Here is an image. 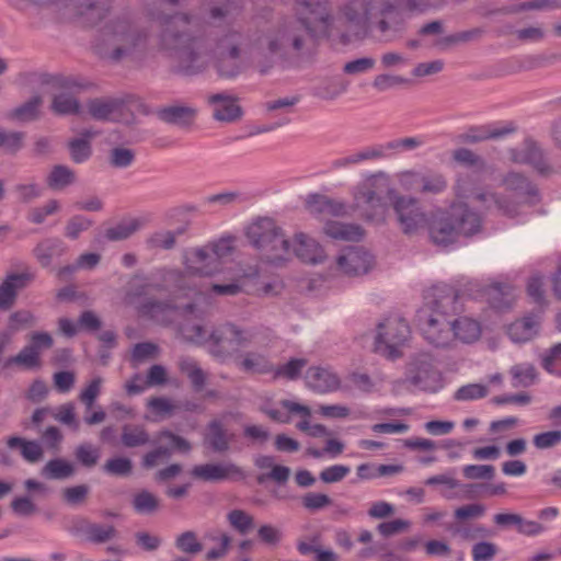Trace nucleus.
<instances>
[{
    "label": "nucleus",
    "instance_id": "f257e3e1",
    "mask_svg": "<svg viewBox=\"0 0 561 561\" xmlns=\"http://www.w3.org/2000/svg\"><path fill=\"white\" fill-rule=\"evenodd\" d=\"M462 294L453 285H436L427 293L430 309L421 318L424 339L435 346H447L451 341L471 345L481 340L484 324L471 314H460L447 321V310L454 309Z\"/></svg>",
    "mask_w": 561,
    "mask_h": 561
},
{
    "label": "nucleus",
    "instance_id": "f03ea898",
    "mask_svg": "<svg viewBox=\"0 0 561 561\" xmlns=\"http://www.w3.org/2000/svg\"><path fill=\"white\" fill-rule=\"evenodd\" d=\"M247 237L270 265H284L295 256L305 263L318 264L325 257L318 242L301 232L295 234L290 241L271 218L253 221L247 229Z\"/></svg>",
    "mask_w": 561,
    "mask_h": 561
},
{
    "label": "nucleus",
    "instance_id": "7ed1b4c3",
    "mask_svg": "<svg viewBox=\"0 0 561 561\" xmlns=\"http://www.w3.org/2000/svg\"><path fill=\"white\" fill-rule=\"evenodd\" d=\"M423 229L435 245L448 247L460 238L478 233L481 220L467 205L453 204L449 210L437 209L430 214Z\"/></svg>",
    "mask_w": 561,
    "mask_h": 561
},
{
    "label": "nucleus",
    "instance_id": "20e7f679",
    "mask_svg": "<svg viewBox=\"0 0 561 561\" xmlns=\"http://www.w3.org/2000/svg\"><path fill=\"white\" fill-rule=\"evenodd\" d=\"M393 191L390 176L386 172L367 174L352 191L353 206L366 219H385L387 208L382 195L387 193L391 198Z\"/></svg>",
    "mask_w": 561,
    "mask_h": 561
},
{
    "label": "nucleus",
    "instance_id": "39448f33",
    "mask_svg": "<svg viewBox=\"0 0 561 561\" xmlns=\"http://www.w3.org/2000/svg\"><path fill=\"white\" fill-rule=\"evenodd\" d=\"M328 0H296L299 19L290 21L283 30V37L297 53L304 48V35L307 32L327 34L331 25V15L323 4Z\"/></svg>",
    "mask_w": 561,
    "mask_h": 561
},
{
    "label": "nucleus",
    "instance_id": "423d86ee",
    "mask_svg": "<svg viewBox=\"0 0 561 561\" xmlns=\"http://www.w3.org/2000/svg\"><path fill=\"white\" fill-rule=\"evenodd\" d=\"M30 81L36 89L53 93L50 108L55 114L61 116L81 114V104L72 94L77 85L75 81L47 73H33L30 76Z\"/></svg>",
    "mask_w": 561,
    "mask_h": 561
},
{
    "label": "nucleus",
    "instance_id": "0eeeda50",
    "mask_svg": "<svg viewBox=\"0 0 561 561\" xmlns=\"http://www.w3.org/2000/svg\"><path fill=\"white\" fill-rule=\"evenodd\" d=\"M411 337L408 322L397 313L383 318L377 327L376 350L382 355L394 358L402 354V348Z\"/></svg>",
    "mask_w": 561,
    "mask_h": 561
},
{
    "label": "nucleus",
    "instance_id": "6e6552de",
    "mask_svg": "<svg viewBox=\"0 0 561 561\" xmlns=\"http://www.w3.org/2000/svg\"><path fill=\"white\" fill-rule=\"evenodd\" d=\"M232 250V242L229 239H221L210 247L193 250L185 255V270L192 275H210Z\"/></svg>",
    "mask_w": 561,
    "mask_h": 561
},
{
    "label": "nucleus",
    "instance_id": "1a4fd4ad",
    "mask_svg": "<svg viewBox=\"0 0 561 561\" xmlns=\"http://www.w3.org/2000/svg\"><path fill=\"white\" fill-rule=\"evenodd\" d=\"M396 219L404 233H414L424 228L428 215L415 196H404L394 188L390 198Z\"/></svg>",
    "mask_w": 561,
    "mask_h": 561
},
{
    "label": "nucleus",
    "instance_id": "9d476101",
    "mask_svg": "<svg viewBox=\"0 0 561 561\" xmlns=\"http://www.w3.org/2000/svg\"><path fill=\"white\" fill-rule=\"evenodd\" d=\"M251 341L250 333L234 324H227L208 339L209 351L216 356L236 355L244 351Z\"/></svg>",
    "mask_w": 561,
    "mask_h": 561
},
{
    "label": "nucleus",
    "instance_id": "9b49d317",
    "mask_svg": "<svg viewBox=\"0 0 561 561\" xmlns=\"http://www.w3.org/2000/svg\"><path fill=\"white\" fill-rule=\"evenodd\" d=\"M399 187L404 192L417 191L423 195H436L447 187L446 178L437 172L404 170L396 174Z\"/></svg>",
    "mask_w": 561,
    "mask_h": 561
},
{
    "label": "nucleus",
    "instance_id": "f8f14e48",
    "mask_svg": "<svg viewBox=\"0 0 561 561\" xmlns=\"http://www.w3.org/2000/svg\"><path fill=\"white\" fill-rule=\"evenodd\" d=\"M280 407L285 410L284 412L278 409H272L264 407L262 410L273 421L279 423H287L290 420L291 414H298L302 417L297 424V428L301 432L308 433L310 436H327L329 434L327 427L322 424H310L311 410L304 404L295 401L284 400L280 402Z\"/></svg>",
    "mask_w": 561,
    "mask_h": 561
},
{
    "label": "nucleus",
    "instance_id": "ddd939ff",
    "mask_svg": "<svg viewBox=\"0 0 561 561\" xmlns=\"http://www.w3.org/2000/svg\"><path fill=\"white\" fill-rule=\"evenodd\" d=\"M373 267V255L360 247H350L336 259L337 273L350 277L365 275Z\"/></svg>",
    "mask_w": 561,
    "mask_h": 561
},
{
    "label": "nucleus",
    "instance_id": "4468645a",
    "mask_svg": "<svg viewBox=\"0 0 561 561\" xmlns=\"http://www.w3.org/2000/svg\"><path fill=\"white\" fill-rule=\"evenodd\" d=\"M160 444H165L167 447H158L152 451L147 453L142 459V466L152 468L169 458L172 451L188 453L191 450L190 443L182 436L175 435L170 431H161L157 437Z\"/></svg>",
    "mask_w": 561,
    "mask_h": 561
},
{
    "label": "nucleus",
    "instance_id": "2eb2a0df",
    "mask_svg": "<svg viewBox=\"0 0 561 561\" xmlns=\"http://www.w3.org/2000/svg\"><path fill=\"white\" fill-rule=\"evenodd\" d=\"M410 380L421 390L435 392L443 386L442 375L427 357L416 358L410 366Z\"/></svg>",
    "mask_w": 561,
    "mask_h": 561
},
{
    "label": "nucleus",
    "instance_id": "dca6fc26",
    "mask_svg": "<svg viewBox=\"0 0 561 561\" xmlns=\"http://www.w3.org/2000/svg\"><path fill=\"white\" fill-rule=\"evenodd\" d=\"M215 68L222 78H231L239 75L243 68L240 49L233 45H222L214 58Z\"/></svg>",
    "mask_w": 561,
    "mask_h": 561
},
{
    "label": "nucleus",
    "instance_id": "f3484780",
    "mask_svg": "<svg viewBox=\"0 0 561 561\" xmlns=\"http://www.w3.org/2000/svg\"><path fill=\"white\" fill-rule=\"evenodd\" d=\"M306 209L310 215L317 216L323 221L328 218H337L346 213L344 203L321 194H310L306 199Z\"/></svg>",
    "mask_w": 561,
    "mask_h": 561
},
{
    "label": "nucleus",
    "instance_id": "a211bd4d",
    "mask_svg": "<svg viewBox=\"0 0 561 561\" xmlns=\"http://www.w3.org/2000/svg\"><path fill=\"white\" fill-rule=\"evenodd\" d=\"M88 114L94 119L130 123L133 115L127 106L118 102L92 101Z\"/></svg>",
    "mask_w": 561,
    "mask_h": 561
},
{
    "label": "nucleus",
    "instance_id": "6ab92c4d",
    "mask_svg": "<svg viewBox=\"0 0 561 561\" xmlns=\"http://www.w3.org/2000/svg\"><path fill=\"white\" fill-rule=\"evenodd\" d=\"M135 45V36L123 30H113L103 37L104 54L111 60L117 61L127 56Z\"/></svg>",
    "mask_w": 561,
    "mask_h": 561
},
{
    "label": "nucleus",
    "instance_id": "aec40b11",
    "mask_svg": "<svg viewBox=\"0 0 561 561\" xmlns=\"http://www.w3.org/2000/svg\"><path fill=\"white\" fill-rule=\"evenodd\" d=\"M208 103L213 108L214 118L218 122L231 123L242 116V108L232 95L214 94L208 98Z\"/></svg>",
    "mask_w": 561,
    "mask_h": 561
},
{
    "label": "nucleus",
    "instance_id": "412c9836",
    "mask_svg": "<svg viewBox=\"0 0 561 561\" xmlns=\"http://www.w3.org/2000/svg\"><path fill=\"white\" fill-rule=\"evenodd\" d=\"M305 382L308 388L316 392H331L340 387L337 376L329 368L322 366L310 367L305 375Z\"/></svg>",
    "mask_w": 561,
    "mask_h": 561
},
{
    "label": "nucleus",
    "instance_id": "4be33fe9",
    "mask_svg": "<svg viewBox=\"0 0 561 561\" xmlns=\"http://www.w3.org/2000/svg\"><path fill=\"white\" fill-rule=\"evenodd\" d=\"M241 471L232 463H207L196 466L192 470V476L204 481H218L240 476Z\"/></svg>",
    "mask_w": 561,
    "mask_h": 561
},
{
    "label": "nucleus",
    "instance_id": "5701e85b",
    "mask_svg": "<svg viewBox=\"0 0 561 561\" xmlns=\"http://www.w3.org/2000/svg\"><path fill=\"white\" fill-rule=\"evenodd\" d=\"M513 289L501 283H493L483 289L481 293L472 288L469 289L468 295L473 299L484 298L488 304L494 308L508 306L512 297Z\"/></svg>",
    "mask_w": 561,
    "mask_h": 561
},
{
    "label": "nucleus",
    "instance_id": "b1692460",
    "mask_svg": "<svg viewBox=\"0 0 561 561\" xmlns=\"http://www.w3.org/2000/svg\"><path fill=\"white\" fill-rule=\"evenodd\" d=\"M539 329V321L534 316H526L515 320L507 327V334L515 343H524L531 340Z\"/></svg>",
    "mask_w": 561,
    "mask_h": 561
},
{
    "label": "nucleus",
    "instance_id": "393cba45",
    "mask_svg": "<svg viewBox=\"0 0 561 561\" xmlns=\"http://www.w3.org/2000/svg\"><path fill=\"white\" fill-rule=\"evenodd\" d=\"M324 233L335 240L352 241L363 237V230L357 225H345L335 218L324 220Z\"/></svg>",
    "mask_w": 561,
    "mask_h": 561
},
{
    "label": "nucleus",
    "instance_id": "a878e982",
    "mask_svg": "<svg viewBox=\"0 0 561 561\" xmlns=\"http://www.w3.org/2000/svg\"><path fill=\"white\" fill-rule=\"evenodd\" d=\"M30 277L27 275H10L4 282L0 285V309L7 310L9 309L16 296L18 289L23 288Z\"/></svg>",
    "mask_w": 561,
    "mask_h": 561
},
{
    "label": "nucleus",
    "instance_id": "bb28decb",
    "mask_svg": "<svg viewBox=\"0 0 561 561\" xmlns=\"http://www.w3.org/2000/svg\"><path fill=\"white\" fill-rule=\"evenodd\" d=\"M42 365L41 357L37 354L24 346L16 355L9 357L4 362V367H16L24 370H35Z\"/></svg>",
    "mask_w": 561,
    "mask_h": 561
},
{
    "label": "nucleus",
    "instance_id": "cd10ccee",
    "mask_svg": "<svg viewBox=\"0 0 561 561\" xmlns=\"http://www.w3.org/2000/svg\"><path fill=\"white\" fill-rule=\"evenodd\" d=\"M236 358L238 365L244 371L263 373L268 369V359L263 353L243 351Z\"/></svg>",
    "mask_w": 561,
    "mask_h": 561
},
{
    "label": "nucleus",
    "instance_id": "c85d7f7f",
    "mask_svg": "<svg viewBox=\"0 0 561 561\" xmlns=\"http://www.w3.org/2000/svg\"><path fill=\"white\" fill-rule=\"evenodd\" d=\"M94 134L95 133L92 130H85L82 134V138H76L69 141L70 157L76 163H82L90 158L92 153L90 138H92Z\"/></svg>",
    "mask_w": 561,
    "mask_h": 561
},
{
    "label": "nucleus",
    "instance_id": "c756f323",
    "mask_svg": "<svg viewBox=\"0 0 561 561\" xmlns=\"http://www.w3.org/2000/svg\"><path fill=\"white\" fill-rule=\"evenodd\" d=\"M8 445L11 448L19 447L23 458L30 462H36L43 458V448L37 442L26 440L20 437H10Z\"/></svg>",
    "mask_w": 561,
    "mask_h": 561
},
{
    "label": "nucleus",
    "instance_id": "7c9ffc66",
    "mask_svg": "<svg viewBox=\"0 0 561 561\" xmlns=\"http://www.w3.org/2000/svg\"><path fill=\"white\" fill-rule=\"evenodd\" d=\"M133 507L138 514H152L160 507L159 497L148 491L141 490L137 492L133 497Z\"/></svg>",
    "mask_w": 561,
    "mask_h": 561
},
{
    "label": "nucleus",
    "instance_id": "2f4dec72",
    "mask_svg": "<svg viewBox=\"0 0 561 561\" xmlns=\"http://www.w3.org/2000/svg\"><path fill=\"white\" fill-rule=\"evenodd\" d=\"M76 180L75 172L65 165H56L50 171L47 183L50 187L60 190L70 184Z\"/></svg>",
    "mask_w": 561,
    "mask_h": 561
},
{
    "label": "nucleus",
    "instance_id": "473e14b6",
    "mask_svg": "<svg viewBox=\"0 0 561 561\" xmlns=\"http://www.w3.org/2000/svg\"><path fill=\"white\" fill-rule=\"evenodd\" d=\"M511 375L515 387H528L537 379V373L531 364H518L512 367Z\"/></svg>",
    "mask_w": 561,
    "mask_h": 561
},
{
    "label": "nucleus",
    "instance_id": "72a5a7b5",
    "mask_svg": "<svg viewBox=\"0 0 561 561\" xmlns=\"http://www.w3.org/2000/svg\"><path fill=\"white\" fill-rule=\"evenodd\" d=\"M307 366L305 358H290L285 364L278 366L274 376L276 378H285L288 380H295L301 376L304 368Z\"/></svg>",
    "mask_w": 561,
    "mask_h": 561
},
{
    "label": "nucleus",
    "instance_id": "f704fd0d",
    "mask_svg": "<svg viewBox=\"0 0 561 561\" xmlns=\"http://www.w3.org/2000/svg\"><path fill=\"white\" fill-rule=\"evenodd\" d=\"M42 473L49 479H64L73 473V466L64 459H53L45 465Z\"/></svg>",
    "mask_w": 561,
    "mask_h": 561
},
{
    "label": "nucleus",
    "instance_id": "c9c22d12",
    "mask_svg": "<svg viewBox=\"0 0 561 561\" xmlns=\"http://www.w3.org/2000/svg\"><path fill=\"white\" fill-rule=\"evenodd\" d=\"M230 526L241 535L248 534L254 527L253 517L242 510H232L227 514Z\"/></svg>",
    "mask_w": 561,
    "mask_h": 561
},
{
    "label": "nucleus",
    "instance_id": "e433bc0d",
    "mask_svg": "<svg viewBox=\"0 0 561 561\" xmlns=\"http://www.w3.org/2000/svg\"><path fill=\"white\" fill-rule=\"evenodd\" d=\"M103 469L111 476L127 477L133 471V462L127 457L115 456L106 460Z\"/></svg>",
    "mask_w": 561,
    "mask_h": 561
},
{
    "label": "nucleus",
    "instance_id": "4c0bfd02",
    "mask_svg": "<svg viewBox=\"0 0 561 561\" xmlns=\"http://www.w3.org/2000/svg\"><path fill=\"white\" fill-rule=\"evenodd\" d=\"M42 105V100L38 96L31 99L28 102L23 105L14 108L11 112V117L18 122H25L37 117L39 113V108Z\"/></svg>",
    "mask_w": 561,
    "mask_h": 561
},
{
    "label": "nucleus",
    "instance_id": "58836bf2",
    "mask_svg": "<svg viewBox=\"0 0 561 561\" xmlns=\"http://www.w3.org/2000/svg\"><path fill=\"white\" fill-rule=\"evenodd\" d=\"M149 442V435L139 426H125L122 433V443L126 447L144 446Z\"/></svg>",
    "mask_w": 561,
    "mask_h": 561
},
{
    "label": "nucleus",
    "instance_id": "ea45409f",
    "mask_svg": "<svg viewBox=\"0 0 561 561\" xmlns=\"http://www.w3.org/2000/svg\"><path fill=\"white\" fill-rule=\"evenodd\" d=\"M331 504V497L324 493L308 492L301 497V505L308 512H318L329 507Z\"/></svg>",
    "mask_w": 561,
    "mask_h": 561
},
{
    "label": "nucleus",
    "instance_id": "a19ab883",
    "mask_svg": "<svg viewBox=\"0 0 561 561\" xmlns=\"http://www.w3.org/2000/svg\"><path fill=\"white\" fill-rule=\"evenodd\" d=\"M108 159L113 168H128L135 160V151L127 147H115L111 150Z\"/></svg>",
    "mask_w": 561,
    "mask_h": 561
},
{
    "label": "nucleus",
    "instance_id": "79ce46f5",
    "mask_svg": "<svg viewBox=\"0 0 561 561\" xmlns=\"http://www.w3.org/2000/svg\"><path fill=\"white\" fill-rule=\"evenodd\" d=\"M208 445L215 450H226L228 448L227 435L218 422L209 424V432L206 438Z\"/></svg>",
    "mask_w": 561,
    "mask_h": 561
},
{
    "label": "nucleus",
    "instance_id": "37998d69",
    "mask_svg": "<svg viewBox=\"0 0 561 561\" xmlns=\"http://www.w3.org/2000/svg\"><path fill=\"white\" fill-rule=\"evenodd\" d=\"M462 473L468 480H492L495 468L492 465H468L462 468Z\"/></svg>",
    "mask_w": 561,
    "mask_h": 561
},
{
    "label": "nucleus",
    "instance_id": "c03bdc74",
    "mask_svg": "<svg viewBox=\"0 0 561 561\" xmlns=\"http://www.w3.org/2000/svg\"><path fill=\"white\" fill-rule=\"evenodd\" d=\"M541 364L550 374L561 375V343L542 355Z\"/></svg>",
    "mask_w": 561,
    "mask_h": 561
},
{
    "label": "nucleus",
    "instance_id": "a18cd8bd",
    "mask_svg": "<svg viewBox=\"0 0 561 561\" xmlns=\"http://www.w3.org/2000/svg\"><path fill=\"white\" fill-rule=\"evenodd\" d=\"M175 546L179 550L188 554H196L202 551V545L193 531H185L178 536Z\"/></svg>",
    "mask_w": 561,
    "mask_h": 561
},
{
    "label": "nucleus",
    "instance_id": "49530a36",
    "mask_svg": "<svg viewBox=\"0 0 561 561\" xmlns=\"http://www.w3.org/2000/svg\"><path fill=\"white\" fill-rule=\"evenodd\" d=\"M194 114V110L180 106L168 107L161 112L163 119L173 124H184L187 119H191Z\"/></svg>",
    "mask_w": 561,
    "mask_h": 561
},
{
    "label": "nucleus",
    "instance_id": "de8ad7c7",
    "mask_svg": "<svg viewBox=\"0 0 561 561\" xmlns=\"http://www.w3.org/2000/svg\"><path fill=\"white\" fill-rule=\"evenodd\" d=\"M473 561H491L497 553V546L491 541H479L472 546Z\"/></svg>",
    "mask_w": 561,
    "mask_h": 561
},
{
    "label": "nucleus",
    "instance_id": "09e8293b",
    "mask_svg": "<svg viewBox=\"0 0 561 561\" xmlns=\"http://www.w3.org/2000/svg\"><path fill=\"white\" fill-rule=\"evenodd\" d=\"M485 513V506L480 503H471L468 505L460 506L455 510L454 515L457 522H466L470 519H477L483 516Z\"/></svg>",
    "mask_w": 561,
    "mask_h": 561
},
{
    "label": "nucleus",
    "instance_id": "8fccbe9b",
    "mask_svg": "<svg viewBox=\"0 0 561 561\" xmlns=\"http://www.w3.org/2000/svg\"><path fill=\"white\" fill-rule=\"evenodd\" d=\"M351 472V468L345 465H333L324 468L320 472V480L323 483H336L342 481L348 473Z\"/></svg>",
    "mask_w": 561,
    "mask_h": 561
},
{
    "label": "nucleus",
    "instance_id": "3c124183",
    "mask_svg": "<svg viewBox=\"0 0 561 561\" xmlns=\"http://www.w3.org/2000/svg\"><path fill=\"white\" fill-rule=\"evenodd\" d=\"M102 378L95 377L88 386L80 392L79 399L84 403L87 410H91L96 398L101 392Z\"/></svg>",
    "mask_w": 561,
    "mask_h": 561
},
{
    "label": "nucleus",
    "instance_id": "603ef678",
    "mask_svg": "<svg viewBox=\"0 0 561 561\" xmlns=\"http://www.w3.org/2000/svg\"><path fill=\"white\" fill-rule=\"evenodd\" d=\"M243 278L244 276L240 273L234 274L230 278V283L228 284H215L211 287V290L217 295L222 296H231L239 294L243 288Z\"/></svg>",
    "mask_w": 561,
    "mask_h": 561
},
{
    "label": "nucleus",
    "instance_id": "864d4df0",
    "mask_svg": "<svg viewBox=\"0 0 561 561\" xmlns=\"http://www.w3.org/2000/svg\"><path fill=\"white\" fill-rule=\"evenodd\" d=\"M53 344L54 339L48 332L36 331L30 335V344L26 346L41 357L42 351L50 348Z\"/></svg>",
    "mask_w": 561,
    "mask_h": 561
},
{
    "label": "nucleus",
    "instance_id": "5fc2aeb1",
    "mask_svg": "<svg viewBox=\"0 0 561 561\" xmlns=\"http://www.w3.org/2000/svg\"><path fill=\"white\" fill-rule=\"evenodd\" d=\"M537 449H548L561 443V431L553 430L536 434L533 438Z\"/></svg>",
    "mask_w": 561,
    "mask_h": 561
},
{
    "label": "nucleus",
    "instance_id": "6e6d98bb",
    "mask_svg": "<svg viewBox=\"0 0 561 561\" xmlns=\"http://www.w3.org/2000/svg\"><path fill=\"white\" fill-rule=\"evenodd\" d=\"M181 370L190 378L195 387H203L205 383V374L191 359H182L180 363Z\"/></svg>",
    "mask_w": 561,
    "mask_h": 561
},
{
    "label": "nucleus",
    "instance_id": "4d7b16f0",
    "mask_svg": "<svg viewBox=\"0 0 561 561\" xmlns=\"http://www.w3.org/2000/svg\"><path fill=\"white\" fill-rule=\"evenodd\" d=\"M55 420L61 424L72 427L73 430H78L79 427L76 407L71 402L65 403L58 408V411L55 414Z\"/></svg>",
    "mask_w": 561,
    "mask_h": 561
},
{
    "label": "nucleus",
    "instance_id": "13d9d810",
    "mask_svg": "<svg viewBox=\"0 0 561 561\" xmlns=\"http://www.w3.org/2000/svg\"><path fill=\"white\" fill-rule=\"evenodd\" d=\"M488 394V388L481 383H470L459 388L456 392L457 400H476Z\"/></svg>",
    "mask_w": 561,
    "mask_h": 561
},
{
    "label": "nucleus",
    "instance_id": "bf43d9fd",
    "mask_svg": "<svg viewBox=\"0 0 561 561\" xmlns=\"http://www.w3.org/2000/svg\"><path fill=\"white\" fill-rule=\"evenodd\" d=\"M174 59L178 62L176 71L184 75H191L195 72L194 61L196 56L193 51L184 49L174 55Z\"/></svg>",
    "mask_w": 561,
    "mask_h": 561
},
{
    "label": "nucleus",
    "instance_id": "052dcab7",
    "mask_svg": "<svg viewBox=\"0 0 561 561\" xmlns=\"http://www.w3.org/2000/svg\"><path fill=\"white\" fill-rule=\"evenodd\" d=\"M408 82H409L408 79H405L401 76L382 73V75H378L374 79L373 85L379 91H385V90L391 89L393 87L407 84Z\"/></svg>",
    "mask_w": 561,
    "mask_h": 561
},
{
    "label": "nucleus",
    "instance_id": "680f3d73",
    "mask_svg": "<svg viewBox=\"0 0 561 561\" xmlns=\"http://www.w3.org/2000/svg\"><path fill=\"white\" fill-rule=\"evenodd\" d=\"M11 508L19 516H30L37 512L36 504L28 496H16L11 502Z\"/></svg>",
    "mask_w": 561,
    "mask_h": 561
},
{
    "label": "nucleus",
    "instance_id": "e2e57ef3",
    "mask_svg": "<svg viewBox=\"0 0 561 561\" xmlns=\"http://www.w3.org/2000/svg\"><path fill=\"white\" fill-rule=\"evenodd\" d=\"M410 526H411L410 520L398 518V519H393V520H389V522L379 524L378 531L382 536L389 537V536L408 530L410 528Z\"/></svg>",
    "mask_w": 561,
    "mask_h": 561
},
{
    "label": "nucleus",
    "instance_id": "0e129e2a",
    "mask_svg": "<svg viewBox=\"0 0 561 561\" xmlns=\"http://www.w3.org/2000/svg\"><path fill=\"white\" fill-rule=\"evenodd\" d=\"M60 209V204L56 199H50L41 207H37L31 213V220L35 224H42L47 216L54 215Z\"/></svg>",
    "mask_w": 561,
    "mask_h": 561
},
{
    "label": "nucleus",
    "instance_id": "69168bd1",
    "mask_svg": "<svg viewBox=\"0 0 561 561\" xmlns=\"http://www.w3.org/2000/svg\"><path fill=\"white\" fill-rule=\"evenodd\" d=\"M35 317L30 311H16L9 317L8 328L11 332L18 331L24 327L32 324Z\"/></svg>",
    "mask_w": 561,
    "mask_h": 561
},
{
    "label": "nucleus",
    "instance_id": "338daca9",
    "mask_svg": "<svg viewBox=\"0 0 561 561\" xmlns=\"http://www.w3.org/2000/svg\"><path fill=\"white\" fill-rule=\"evenodd\" d=\"M159 347L153 343L137 344L131 354V358L136 363H141L146 359L153 358L158 355Z\"/></svg>",
    "mask_w": 561,
    "mask_h": 561
},
{
    "label": "nucleus",
    "instance_id": "774afa93",
    "mask_svg": "<svg viewBox=\"0 0 561 561\" xmlns=\"http://www.w3.org/2000/svg\"><path fill=\"white\" fill-rule=\"evenodd\" d=\"M77 459L85 467H93L99 458V450L91 445H81L76 451Z\"/></svg>",
    "mask_w": 561,
    "mask_h": 561
}]
</instances>
